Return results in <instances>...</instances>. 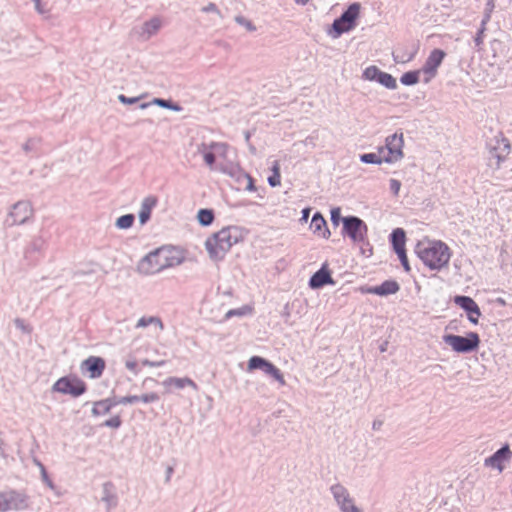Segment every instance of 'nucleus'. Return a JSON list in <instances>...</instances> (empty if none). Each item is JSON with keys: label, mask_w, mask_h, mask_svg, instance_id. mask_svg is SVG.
<instances>
[{"label": "nucleus", "mask_w": 512, "mask_h": 512, "mask_svg": "<svg viewBox=\"0 0 512 512\" xmlns=\"http://www.w3.org/2000/svg\"><path fill=\"white\" fill-rule=\"evenodd\" d=\"M416 255L432 270H440L450 260V249L442 241L418 242L415 246Z\"/></svg>", "instance_id": "obj_1"}, {"label": "nucleus", "mask_w": 512, "mask_h": 512, "mask_svg": "<svg viewBox=\"0 0 512 512\" xmlns=\"http://www.w3.org/2000/svg\"><path fill=\"white\" fill-rule=\"evenodd\" d=\"M239 241L236 227H225L212 234L205 241V248L213 261H221L231 247Z\"/></svg>", "instance_id": "obj_2"}, {"label": "nucleus", "mask_w": 512, "mask_h": 512, "mask_svg": "<svg viewBox=\"0 0 512 512\" xmlns=\"http://www.w3.org/2000/svg\"><path fill=\"white\" fill-rule=\"evenodd\" d=\"M359 11V3H352L349 5V7L341 14V16L333 21L328 34L332 38L336 39L343 33L352 30L356 26V20L359 16Z\"/></svg>", "instance_id": "obj_3"}, {"label": "nucleus", "mask_w": 512, "mask_h": 512, "mask_svg": "<svg viewBox=\"0 0 512 512\" xmlns=\"http://www.w3.org/2000/svg\"><path fill=\"white\" fill-rule=\"evenodd\" d=\"M443 341L457 353L473 352L480 344V338L476 332H469L466 336L447 334L443 336Z\"/></svg>", "instance_id": "obj_4"}, {"label": "nucleus", "mask_w": 512, "mask_h": 512, "mask_svg": "<svg viewBox=\"0 0 512 512\" xmlns=\"http://www.w3.org/2000/svg\"><path fill=\"white\" fill-rule=\"evenodd\" d=\"M403 133H394L385 140V145L379 147V153L384 155V162L388 164L396 163L404 157Z\"/></svg>", "instance_id": "obj_5"}, {"label": "nucleus", "mask_w": 512, "mask_h": 512, "mask_svg": "<svg viewBox=\"0 0 512 512\" xmlns=\"http://www.w3.org/2000/svg\"><path fill=\"white\" fill-rule=\"evenodd\" d=\"M164 255H167L166 248H158L146 256L138 263L137 270L144 275H151L165 269Z\"/></svg>", "instance_id": "obj_6"}, {"label": "nucleus", "mask_w": 512, "mask_h": 512, "mask_svg": "<svg viewBox=\"0 0 512 512\" xmlns=\"http://www.w3.org/2000/svg\"><path fill=\"white\" fill-rule=\"evenodd\" d=\"M342 235L348 236L354 243L363 242L368 227L366 223L357 216H346L342 219Z\"/></svg>", "instance_id": "obj_7"}, {"label": "nucleus", "mask_w": 512, "mask_h": 512, "mask_svg": "<svg viewBox=\"0 0 512 512\" xmlns=\"http://www.w3.org/2000/svg\"><path fill=\"white\" fill-rule=\"evenodd\" d=\"M33 208L29 201L21 200L13 204L5 219V225L13 227L23 225L33 217Z\"/></svg>", "instance_id": "obj_8"}, {"label": "nucleus", "mask_w": 512, "mask_h": 512, "mask_svg": "<svg viewBox=\"0 0 512 512\" xmlns=\"http://www.w3.org/2000/svg\"><path fill=\"white\" fill-rule=\"evenodd\" d=\"M330 492L341 512H363L354 503L348 489L340 483L333 484Z\"/></svg>", "instance_id": "obj_9"}, {"label": "nucleus", "mask_w": 512, "mask_h": 512, "mask_svg": "<svg viewBox=\"0 0 512 512\" xmlns=\"http://www.w3.org/2000/svg\"><path fill=\"white\" fill-rule=\"evenodd\" d=\"M53 390L62 394H70L73 397H78L86 392L87 387L85 382L77 377L73 379L62 377L55 382Z\"/></svg>", "instance_id": "obj_10"}, {"label": "nucleus", "mask_w": 512, "mask_h": 512, "mask_svg": "<svg viewBox=\"0 0 512 512\" xmlns=\"http://www.w3.org/2000/svg\"><path fill=\"white\" fill-rule=\"evenodd\" d=\"M487 146L491 156L497 159L498 164L505 160L511 149L509 140L506 139L502 133H499L493 139H491Z\"/></svg>", "instance_id": "obj_11"}, {"label": "nucleus", "mask_w": 512, "mask_h": 512, "mask_svg": "<svg viewBox=\"0 0 512 512\" xmlns=\"http://www.w3.org/2000/svg\"><path fill=\"white\" fill-rule=\"evenodd\" d=\"M3 497H5V502L9 510H25L29 507L30 498L29 496L22 491L10 490L7 492H3Z\"/></svg>", "instance_id": "obj_12"}, {"label": "nucleus", "mask_w": 512, "mask_h": 512, "mask_svg": "<svg viewBox=\"0 0 512 512\" xmlns=\"http://www.w3.org/2000/svg\"><path fill=\"white\" fill-rule=\"evenodd\" d=\"M454 303L467 313L468 319L471 323L478 324L481 311L478 304L471 297L457 295L454 297Z\"/></svg>", "instance_id": "obj_13"}, {"label": "nucleus", "mask_w": 512, "mask_h": 512, "mask_svg": "<svg viewBox=\"0 0 512 512\" xmlns=\"http://www.w3.org/2000/svg\"><path fill=\"white\" fill-rule=\"evenodd\" d=\"M105 360L98 356H89L80 366L83 374L88 373L89 377L96 379L102 376L105 369Z\"/></svg>", "instance_id": "obj_14"}, {"label": "nucleus", "mask_w": 512, "mask_h": 512, "mask_svg": "<svg viewBox=\"0 0 512 512\" xmlns=\"http://www.w3.org/2000/svg\"><path fill=\"white\" fill-rule=\"evenodd\" d=\"M446 53L441 49H434L426 59L422 71L428 74L429 77L425 79V82H429L430 78L434 77L437 73L438 67L441 65Z\"/></svg>", "instance_id": "obj_15"}, {"label": "nucleus", "mask_w": 512, "mask_h": 512, "mask_svg": "<svg viewBox=\"0 0 512 512\" xmlns=\"http://www.w3.org/2000/svg\"><path fill=\"white\" fill-rule=\"evenodd\" d=\"M511 457L512 451L510 450L509 445L505 444L495 453H493L490 457L485 459V466L497 468L499 471H502V463L505 461H509Z\"/></svg>", "instance_id": "obj_16"}, {"label": "nucleus", "mask_w": 512, "mask_h": 512, "mask_svg": "<svg viewBox=\"0 0 512 512\" xmlns=\"http://www.w3.org/2000/svg\"><path fill=\"white\" fill-rule=\"evenodd\" d=\"M328 284H334V280L331 276L330 270L327 264H323L322 267L316 271L309 279V286L312 289H319Z\"/></svg>", "instance_id": "obj_17"}, {"label": "nucleus", "mask_w": 512, "mask_h": 512, "mask_svg": "<svg viewBox=\"0 0 512 512\" xmlns=\"http://www.w3.org/2000/svg\"><path fill=\"white\" fill-rule=\"evenodd\" d=\"M102 502L106 505L107 512H110L118 504L115 485L111 481H107L102 485Z\"/></svg>", "instance_id": "obj_18"}, {"label": "nucleus", "mask_w": 512, "mask_h": 512, "mask_svg": "<svg viewBox=\"0 0 512 512\" xmlns=\"http://www.w3.org/2000/svg\"><path fill=\"white\" fill-rule=\"evenodd\" d=\"M117 405H119L117 396L102 399L94 402L91 413L93 416L106 415Z\"/></svg>", "instance_id": "obj_19"}, {"label": "nucleus", "mask_w": 512, "mask_h": 512, "mask_svg": "<svg viewBox=\"0 0 512 512\" xmlns=\"http://www.w3.org/2000/svg\"><path fill=\"white\" fill-rule=\"evenodd\" d=\"M310 229L313 231V233L322 236L324 239H328L331 235L327 227V222L320 212H316L312 216Z\"/></svg>", "instance_id": "obj_20"}, {"label": "nucleus", "mask_w": 512, "mask_h": 512, "mask_svg": "<svg viewBox=\"0 0 512 512\" xmlns=\"http://www.w3.org/2000/svg\"><path fill=\"white\" fill-rule=\"evenodd\" d=\"M400 285L395 280H385L378 286H374L369 288L368 293L379 295V296H387L391 294H395L399 291Z\"/></svg>", "instance_id": "obj_21"}, {"label": "nucleus", "mask_w": 512, "mask_h": 512, "mask_svg": "<svg viewBox=\"0 0 512 512\" xmlns=\"http://www.w3.org/2000/svg\"><path fill=\"white\" fill-rule=\"evenodd\" d=\"M157 204V198L154 196H148L143 199L141 208L139 211V222L144 225L148 222L151 217V211Z\"/></svg>", "instance_id": "obj_22"}, {"label": "nucleus", "mask_w": 512, "mask_h": 512, "mask_svg": "<svg viewBox=\"0 0 512 512\" xmlns=\"http://www.w3.org/2000/svg\"><path fill=\"white\" fill-rule=\"evenodd\" d=\"M390 241L395 253L406 251V234L402 228H396L390 234Z\"/></svg>", "instance_id": "obj_23"}, {"label": "nucleus", "mask_w": 512, "mask_h": 512, "mask_svg": "<svg viewBox=\"0 0 512 512\" xmlns=\"http://www.w3.org/2000/svg\"><path fill=\"white\" fill-rule=\"evenodd\" d=\"M152 104L157 105L161 108L169 109V110L176 111V112H179L182 110V107L180 105H178L177 103H174L171 100L162 99V98H154L151 102L142 103V104H140L139 108L146 109L149 106H151Z\"/></svg>", "instance_id": "obj_24"}, {"label": "nucleus", "mask_w": 512, "mask_h": 512, "mask_svg": "<svg viewBox=\"0 0 512 512\" xmlns=\"http://www.w3.org/2000/svg\"><path fill=\"white\" fill-rule=\"evenodd\" d=\"M160 27H161V20L157 17H154V18L150 19L149 21H146L142 25L141 35L144 36L146 39H149L152 35H154L158 32Z\"/></svg>", "instance_id": "obj_25"}, {"label": "nucleus", "mask_w": 512, "mask_h": 512, "mask_svg": "<svg viewBox=\"0 0 512 512\" xmlns=\"http://www.w3.org/2000/svg\"><path fill=\"white\" fill-rule=\"evenodd\" d=\"M164 385H173L177 389H183L186 386L192 387L194 390L198 389L197 384L190 378H178V377H169L164 381Z\"/></svg>", "instance_id": "obj_26"}, {"label": "nucleus", "mask_w": 512, "mask_h": 512, "mask_svg": "<svg viewBox=\"0 0 512 512\" xmlns=\"http://www.w3.org/2000/svg\"><path fill=\"white\" fill-rule=\"evenodd\" d=\"M45 246V240L41 236L34 237L25 249V257L29 258L35 253H40Z\"/></svg>", "instance_id": "obj_27"}, {"label": "nucleus", "mask_w": 512, "mask_h": 512, "mask_svg": "<svg viewBox=\"0 0 512 512\" xmlns=\"http://www.w3.org/2000/svg\"><path fill=\"white\" fill-rule=\"evenodd\" d=\"M215 215L212 209L203 208L197 213V220L201 226L207 227L214 221Z\"/></svg>", "instance_id": "obj_28"}, {"label": "nucleus", "mask_w": 512, "mask_h": 512, "mask_svg": "<svg viewBox=\"0 0 512 512\" xmlns=\"http://www.w3.org/2000/svg\"><path fill=\"white\" fill-rule=\"evenodd\" d=\"M270 363L271 362L260 356H252L248 361V370L261 369L266 372Z\"/></svg>", "instance_id": "obj_29"}, {"label": "nucleus", "mask_w": 512, "mask_h": 512, "mask_svg": "<svg viewBox=\"0 0 512 512\" xmlns=\"http://www.w3.org/2000/svg\"><path fill=\"white\" fill-rule=\"evenodd\" d=\"M149 325H155L159 327L160 330L164 329L162 320L157 316L141 317L136 324V328H145Z\"/></svg>", "instance_id": "obj_30"}, {"label": "nucleus", "mask_w": 512, "mask_h": 512, "mask_svg": "<svg viewBox=\"0 0 512 512\" xmlns=\"http://www.w3.org/2000/svg\"><path fill=\"white\" fill-rule=\"evenodd\" d=\"M377 82L387 89L394 90L397 88L396 79L391 74L383 71L380 72Z\"/></svg>", "instance_id": "obj_31"}, {"label": "nucleus", "mask_w": 512, "mask_h": 512, "mask_svg": "<svg viewBox=\"0 0 512 512\" xmlns=\"http://www.w3.org/2000/svg\"><path fill=\"white\" fill-rule=\"evenodd\" d=\"M166 252L167 255H164L165 269L178 266L184 261V258L182 256L175 255L173 250L166 248Z\"/></svg>", "instance_id": "obj_32"}, {"label": "nucleus", "mask_w": 512, "mask_h": 512, "mask_svg": "<svg viewBox=\"0 0 512 512\" xmlns=\"http://www.w3.org/2000/svg\"><path fill=\"white\" fill-rule=\"evenodd\" d=\"M134 221L135 216L133 214H125L116 219L115 226L121 230L129 229Z\"/></svg>", "instance_id": "obj_33"}, {"label": "nucleus", "mask_w": 512, "mask_h": 512, "mask_svg": "<svg viewBox=\"0 0 512 512\" xmlns=\"http://www.w3.org/2000/svg\"><path fill=\"white\" fill-rule=\"evenodd\" d=\"M360 161L365 164H381L384 162V155L378 153H365L360 155Z\"/></svg>", "instance_id": "obj_34"}, {"label": "nucleus", "mask_w": 512, "mask_h": 512, "mask_svg": "<svg viewBox=\"0 0 512 512\" xmlns=\"http://www.w3.org/2000/svg\"><path fill=\"white\" fill-rule=\"evenodd\" d=\"M400 82L406 86L417 84L419 82V71H408L404 73L400 78Z\"/></svg>", "instance_id": "obj_35"}, {"label": "nucleus", "mask_w": 512, "mask_h": 512, "mask_svg": "<svg viewBox=\"0 0 512 512\" xmlns=\"http://www.w3.org/2000/svg\"><path fill=\"white\" fill-rule=\"evenodd\" d=\"M253 312V308L249 305H244L240 308H237V309H231L229 310L226 315H225V318L226 319H230L234 316H245V315H248V314H251Z\"/></svg>", "instance_id": "obj_36"}, {"label": "nucleus", "mask_w": 512, "mask_h": 512, "mask_svg": "<svg viewBox=\"0 0 512 512\" xmlns=\"http://www.w3.org/2000/svg\"><path fill=\"white\" fill-rule=\"evenodd\" d=\"M265 373L273 377L281 386L286 384L283 374L274 364L270 363Z\"/></svg>", "instance_id": "obj_37"}, {"label": "nucleus", "mask_w": 512, "mask_h": 512, "mask_svg": "<svg viewBox=\"0 0 512 512\" xmlns=\"http://www.w3.org/2000/svg\"><path fill=\"white\" fill-rule=\"evenodd\" d=\"M380 72L381 70L377 66L371 65L364 70L362 77L365 80L377 82Z\"/></svg>", "instance_id": "obj_38"}, {"label": "nucleus", "mask_w": 512, "mask_h": 512, "mask_svg": "<svg viewBox=\"0 0 512 512\" xmlns=\"http://www.w3.org/2000/svg\"><path fill=\"white\" fill-rule=\"evenodd\" d=\"M40 470H41V479L42 481L53 491H56V486L54 485L53 481L50 479L44 465L42 463H38Z\"/></svg>", "instance_id": "obj_39"}, {"label": "nucleus", "mask_w": 512, "mask_h": 512, "mask_svg": "<svg viewBox=\"0 0 512 512\" xmlns=\"http://www.w3.org/2000/svg\"><path fill=\"white\" fill-rule=\"evenodd\" d=\"M208 146V150L213 152H218V153H221V154H225L226 151H227V144L226 143H222V142H210L209 144H207Z\"/></svg>", "instance_id": "obj_40"}, {"label": "nucleus", "mask_w": 512, "mask_h": 512, "mask_svg": "<svg viewBox=\"0 0 512 512\" xmlns=\"http://www.w3.org/2000/svg\"><path fill=\"white\" fill-rule=\"evenodd\" d=\"M235 22L238 23L239 25L244 26L248 31L256 30L255 25L250 20L246 19L245 17H243L241 15H238L235 17Z\"/></svg>", "instance_id": "obj_41"}, {"label": "nucleus", "mask_w": 512, "mask_h": 512, "mask_svg": "<svg viewBox=\"0 0 512 512\" xmlns=\"http://www.w3.org/2000/svg\"><path fill=\"white\" fill-rule=\"evenodd\" d=\"M344 217L341 216V209L339 207H335L331 210V223L336 227L342 222Z\"/></svg>", "instance_id": "obj_42"}, {"label": "nucleus", "mask_w": 512, "mask_h": 512, "mask_svg": "<svg viewBox=\"0 0 512 512\" xmlns=\"http://www.w3.org/2000/svg\"><path fill=\"white\" fill-rule=\"evenodd\" d=\"M122 420L119 415H116L108 420H106L102 425L109 428L117 429L121 426Z\"/></svg>", "instance_id": "obj_43"}, {"label": "nucleus", "mask_w": 512, "mask_h": 512, "mask_svg": "<svg viewBox=\"0 0 512 512\" xmlns=\"http://www.w3.org/2000/svg\"><path fill=\"white\" fill-rule=\"evenodd\" d=\"M139 397H140V401H142L144 403H153V402L159 401V399H160L159 395L155 392L146 393Z\"/></svg>", "instance_id": "obj_44"}, {"label": "nucleus", "mask_w": 512, "mask_h": 512, "mask_svg": "<svg viewBox=\"0 0 512 512\" xmlns=\"http://www.w3.org/2000/svg\"><path fill=\"white\" fill-rule=\"evenodd\" d=\"M140 401V397L137 395H129V396H123L118 397V403L119 404H134L136 402Z\"/></svg>", "instance_id": "obj_45"}, {"label": "nucleus", "mask_w": 512, "mask_h": 512, "mask_svg": "<svg viewBox=\"0 0 512 512\" xmlns=\"http://www.w3.org/2000/svg\"><path fill=\"white\" fill-rule=\"evenodd\" d=\"M396 254L398 255V258H399V260L401 262V265L403 266L404 270L406 272H409L411 270V268H410V265H409V261H408V258H407L406 251L398 252Z\"/></svg>", "instance_id": "obj_46"}, {"label": "nucleus", "mask_w": 512, "mask_h": 512, "mask_svg": "<svg viewBox=\"0 0 512 512\" xmlns=\"http://www.w3.org/2000/svg\"><path fill=\"white\" fill-rule=\"evenodd\" d=\"M202 12L204 13H209V12H214L216 13L220 18H223V15L222 13L220 12V10L217 8L216 4L213 3V2H210L208 5L202 7L201 9Z\"/></svg>", "instance_id": "obj_47"}, {"label": "nucleus", "mask_w": 512, "mask_h": 512, "mask_svg": "<svg viewBox=\"0 0 512 512\" xmlns=\"http://www.w3.org/2000/svg\"><path fill=\"white\" fill-rule=\"evenodd\" d=\"M140 97H127L123 94H120L118 96V100L122 103V104H126V105H132V104H135L139 101Z\"/></svg>", "instance_id": "obj_48"}, {"label": "nucleus", "mask_w": 512, "mask_h": 512, "mask_svg": "<svg viewBox=\"0 0 512 512\" xmlns=\"http://www.w3.org/2000/svg\"><path fill=\"white\" fill-rule=\"evenodd\" d=\"M390 190L391 192L397 196L399 194L400 188H401V182L397 179H390L389 181Z\"/></svg>", "instance_id": "obj_49"}, {"label": "nucleus", "mask_w": 512, "mask_h": 512, "mask_svg": "<svg viewBox=\"0 0 512 512\" xmlns=\"http://www.w3.org/2000/svg\"><path fill=\"white\" fill-rule=\"evenodd\" d=\"M205 163L212 168L216 161V156L214 152L209 151L208 153H205L203 156Z\"/></svg>", "instance_id": "obj_50"}, {"label": "nucleus", "mask_w": 512, "mask_h": 512, "mask_svg": "<svg viewBox=\"0 0 512 512\" xmlns=\"http://www.w3.org/2000/svg\"><path fill=\"white\" fill-rule=\"evenodd\" d=\"M125 367L130 370L134 375L138 374L137 362L134 359H128L125 362Z\"/></svg>", "instance_id": "obj_51"}, {"label": "nucleus", "mask_w": 512, "mask_h": 512, "mask_svg": "<svg viewBox=\"0 0 512 512\" xmlns=\"http://www.w3.org/2000/svg\"><path fill=\"white\" fill-rule=\"evenodd\" d=\"M281 183V175H270L268 177V184L271 186V187H277L279 186Z\"/></svg>", "instance_id": "obj_52"}, {"label": "nucleus", "mask_w": 512, "mask_h": 512, "mask_svg": "<svg viewBox=\"0 0 512 512\" xmlns=\"http://www.w3.org/2000/svg\"><path fill=\"white\" fill-rule=\"evenodd\" d=\"M483 35V29H479L474 38L475 46L477 47L478 50H480L483 45Z\"/></svg>", "instance_id": "obj_53"}, {"label": "nucleus", "mask_w": 512, "mask_h": 512, "mask_svg": "<svg viewBox=\"0 0 512 512\" xmlns=\"http://www.w3.org/2000/svg\"><path fill=\"white\" fill-rule=\"evenodd\" d=\"M165 364V361L164 360H160V361H151V360H148V359H144L142 361V365L144 366H148V367H161Z\"/></svg>", "instance_id": "obj_54"}, {"label": "nucleus", "mask_w": 512, "mask_h": 512, "mask_svg": "<svg viewBox=\"0 0 512 512\" xmlns=\"http://www.w3.org/2000/svg\"><path fill=\"white\" fill-rule=\"evenodd\" d=\"M245 177L247 178V186H246V190L248 191H255L256 190V186L254 185V180L253 178L249 175V174H246Z\"/></svg>", "instance_id": "obj_55"}, {"label": "nucleus", "mask_w": 512, "mask_h": 512, "mask_svg": "<svg viewBox=\"0 0 512 512\" xmlns=\"http://www.w3.org/2000/svg\"><path fill=\"white\" fill-rule=\"evenodd\" d=\"M208 152H209V150H208L207 143L202 142V143L197 145V153H199V154L204 156L205 153H208Z\"/></svg>", "instance_id": "obj_56"}, {"label": "nucleus", "mask_w": 512, "mask_h": 512, "mask_svg": "<svg viewBox=\"0 0 512 512\" xmlns=\"http://www.w3.org/2000/svg\"><path fill=\"white\" fill-rule=\"evenodd\" d=\"M33 144H34V140L33 139H28L26 141V143L23 144L22 149L26 153H28V152H30L33 149Z\"/></svg>", "instance_id": "obj_57"}, {"label": "nucleus", "mask_w": 512, "mask_h": 512, "mask_svg": "<svg viewBox=\"0 0 512 512\" xmlns=\"http://www.w3.org/2000/svg\"><path fill=\"white\" fill-rule=\"evenodd\" d=\"M35 5V9L39 14H44L46 11L42 7L41 0H32Z\"/></svg>", "instance_id": "obj_58"}, {"label": "nucleus", "mask_w": 512, "mask_h": 512, "mask_svg": "<svg viewBox=\"0 0 512 512\" xmlns=\"http://www.w3.org/2000/svg\"><path fill=\"white\" fill-rule=\"evenodd\" d=\"M8 511L7 504L5 502V497H3V493H0V512Z\"/></svg>", "instance_id": "obj_59"}, {"label": "nucleus", "mask_w": 512, "mask_h": 512, "mask_svg": "<svg viewBox=\"0 0 512 512\" xmlns=\"http://www.w3.org/2000/svg\"><path fill=\"white\" fill-rule=\"evenodd\" d=\"M382 426H383V421L379 420V419L374 420L372 423V429L375 431L380 430Z\"/></svg>", "instance_id": "obj_60"}, {"label": "nucleus", "mask_w": 512, "mask_h": 512, "mask_svg": "<svg viewBox=\"0 0 512 512\" xmlns=\"http://www.w3.org/2000/svg\"><path fill=\"white\" fill-rule=\"evenodd\" d=\"M15 326L23 331H26V326L24 324V321L20 318H16L15 321Z\"/></svg>", "instance_id": "obj_61"}, {"label": "nucleus", "mask_w": 512, "mask_h": 512, "mask_svg": "<svg viewBox=\"0 0 512 512\" xmlns=\"http://www.w3.org/2000/svg\"><path fill=\"white\" fill-rule=\"evenodd\" d=\"M272 174L273 175H280V165L278 161H274L272 165Z\"/></svg>", "instance_id": "obj_62"}, {"label": "nucleus", "mask_w": 512, "mask_h": 512, "mask_svg": "<svg viewBox=\"0 0 512 512\" xmlns=\"http://www.w3.org/2000/svg\"><path fill=\"white\" fill-rule=\"evenodd\" d=\"M94 270H89V271H84V270H77L75 273H74V276L75 277H80V276H84V275H87V274H91L93 273Z\"/></svg>", "instance_id": "obj_63"}, {"label": "nucleus", "mask_w": 512, "mask_h": 512, "mask_svg": "<svg viewBox=\"0 0 512 512\" xmlns=\"http://www.w3.org/2000/svg\"><path fill=\"white\" fill-rule=\"evenodd\" d=\"M173 471H174V470H173V467H171V466H168V467H167V469H166V478H165L166 482H169V481H170L171 476H172V474H173Z\"/></svg>", "instance_id": "obj_64"}]
</instances>
